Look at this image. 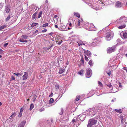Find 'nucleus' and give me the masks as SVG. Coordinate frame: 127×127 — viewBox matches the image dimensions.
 I'll list each match as a JSON object with an SVG mask.
<instances>
[{"label": "nucleus", "instance_id": "e2e57ef3", "mask_svg": "<svg viewBox=\"0 0 127 127\" xmlns=\"http://www.w3.org/2000/svg\"><path fill=\"white\" fill-rule=\"evenodd\" d=\"M123 69L125 70H126L127 69V68L126 67H124L123 68Z\"/></svg>", "mask_w": 127, "mask_h": 127}, {"label": "nucleus", "instance_id": "3c124183", "mask_svg": "<svg viewBox=\"0 0 127 127\" xmlns=\"http://www.w3.org/2000/svg\"><path fill=\"white\" fill-rule=\"evenodd\" d=\"M76 120L75 119H73L72 121V122L70 124H71L72 123H74L75 122Z\"/></svg>", "mask_w": 127, "mask_h": 127}, {"label": "nucleus", "instance_id": "680f3d73", "mask_svg": "<svg viewBox=\"0 0 127 127\" xmlns=\"http://www.w3.org/2000/svg\"><path fill=\"white\" fill-rule=\"evenodd\" d=\"M2 5L0 3V9H1L2 7Z\"/></svg>", "mask_w": 127, "mask_h": 127}, {"label": "nucleus", "instance_id": "f03ea898", "mask_svg": "<svg viewBox=\"0 0 127 127\" xmlns=\"http://www.w3.org/2000/svg\"><path fill=\"white\" fill-rule=\"evenodd\" d=\"M126 21H127V17L122 16L117 19L115 22V23L118 24H121Z\"/></svg>", "mask_w": 127, "mask_h": 127}, {"label": "nucleus", "instance_id": "6e6552de", "mask_svg": "<svg viewBox=\"0 0 127 127\" xmlns=\"http://www.w3.org/2000/svg\"><path fill=\"white\" fill-rule=\"evenodd\" d=\"M121 35L122 36L121 37L123 39L127 38V31L122 32Z\"/></svg>", "mask_w": 127, "mask_h": 127}, {"label": "nucleus", "instance_id": "f257e3e1", "mask_svg": "<svg viewBox=\"0 0 127 127\" xmlns=\"http://www.w3.org/2000/svg\"><path fill=\"white\" fill-rule=\"evenodd\" d=\"M77 21L78 22V26H82L85 29L88 30L93 31L96 30L94 28L95 27L93 24L84 22L82 18L78 19Z\"/></svg>", "mask_w": 127, "mask_h": 127}, {"label": "nucleus", "instance_id": "7c9ffc66", "mask_svg": "<svg viewBox=\"0 0 127 127\" xmlns=\"http://www.w3.org/2000/svg\"><path fill=\"white\" fill-rule=\"evenodd\" d=\"M93 108H91L88 109L87 110V111L88 112V114H89V112L93 111Z\"/></svg>", "mask_w": 127, "mask_h": 127}, {"label": "nucleus", "instance_id": "b1692460", "mask_svg": "<svg viewBox=\"0 0 127 127\" xmlns=\"http://www.w3.org/2000/svg\"><path fill=\"white\" fill-rule=\"evenodd\" d=\"M37 14V13L36 12L32 16V18L33 19H34L36 18Z\"/></svg>", "mask_w": 127, "mask_h": 127}, {"label": "nucleus", "instance_id": "20e7f679", "mask_svg": "<svg viewBox=\"0 0 127 127\" xmlns=\"http://www.w3.org/2000/svg\"><path fill=\"white\" fill-rule=\"evenodd\" d=\"M97 120L94 119H90L89 121V123L87 125L88 127H92L96 123Z\"/></svg>", "mask_w": 127, "mask_h": 127}, {"label": "nucleus", "instance_id": "c85d7f7f", "mask_svg": "<svg viewBox=\"0 0 127 127\" xmlns=\"http://www.w3.org/2000/svg\"><path fill=\"white\" fill-rule=\"evenodd\" d=\"M38 24V23H33L31 25V26L32 27H34L35 26H36Z\"/></svg>", "mask_w": 127, "mask_h": 127}, {"label": "nucleus", "instance_id": "393cba45", "mask_svg": "<svg viewBox=\"0 0 127 127\" xmlns=\"http://www.w3.org/2000/svg\"><path fill=\"white\" fill-rule=\"evenodd\" d=\"M34 107V105L32 103L30 105V110L31 111L33 108Z\"/></svg>", "mask_w": 127, "mask_h": 127}, {"label": "nucleus", "instance_id": "864d4df0", "mask_svg": "<svg viewBox=\"0 0 127 127\" xmlns=\"http://www.w3.org/2000/svg\"><path fill=\"white\" fill-rule=\"evenodd\" d=\"M44 108H41V109H40L39 110V111L40 112H41L42 111H43L44 110Z\"/></svg>", "mask_w": 127, "mask_h": 127}, {"label": "nucleus", "instance_id": "a19ab883", "mask_svg": "<svg viewBox=\"0 0 127 127\" xmlns=\"http://www.w3.org/2000/svg\"><path fill=\"white\" fill-rule=\"evenodd\" d=\"M55 87L56 90H58L59 88V85H55Z\"/></svg>", "mask_w": 127, "mask_h": 127}, {"label": "nucleus", "instance_id": "a878e982", "mask_svg": "<svg viewBox=\"0 0 127 127\" xmlns=\"http://www.w3.org/2000/svg\"><path fill=\"white\" fill-rule=\"evenodd\" d=\"M84 70L82 69L80 71L78 72V74L80 75H82L83 74V72Z\"/></svg>", "mask_w": 127, "mask_h": 127}, {"label": "nucleus", "instance_id": "ea45409f", "mask_svg": "<svg viewBox=\"0 0 127 127\" xmlns=\"http://www.w3.org/2000/svg\"><path fill=\"white\" fill-rule=\"evenodd\" d=\"M33 98H32V100L33 101H34L35 100V99L36 98V96L35 95H33Z\"/></svg>", "mask_w": 127, "mask_h": 127}, {"label": "nucleus", "instance_id": "c756f323", "mask_svg": "<svg viewBox=\"0 0 127 127\" xmlns=\"http://www.w3.org/2000/svg\"><path fill=\"white\" fill-rule=\"evenodd\" d=\"M19 41L21 42H27V40H24L23 39H20L19 40Z\"/></svg>", "mask_w": 127, "mask_h": 127}, {"label": "nucleus", "instance_id": "f3484780", "mask_svg": "<svg viewBox=\"0 0 127 127\" xmlns=\"http://www.w3.org/2000/svg\"><path fill=\"white\" fill-rule=\"evenodd\" d=\"M96 113V112H94L93 110V111L89 112V114H88V113H87V114L89 115L90 116H92L95 115Z\"/></svg>", "mask_w": 127, "mask_h": 127}, {"label": "nucleus", "instance_id": "412c9836", "mask_svg": "<svg viewBox=\"0 0 127 127\" xmlns=\"http://www.w3.org/2000/svg\"><path fill=\"white\" fill-rule=\"evenodd\" d=\"M89 64L91 67L93 66L94 64L93 61L91 60H90L89 62Z\"/></svg>", "mask_w": 127, "mask_h": 127}, {"label": "nucleus", "instance_id": "cd10ccee", "mask_svg": "<svg viewBox=\"0 0 127 127\" xmlns=\"http://www.w3.org/2000/svg\"><path fill=\"white\" fill-rule=\"evenodd\" d=\"M80 61L81 62V63H80V64H79V66H80L82 64H83L84 63V60L82 58L81 59Z\"/></svg>", "mask_w": 127, "mask_h": 127}, {"label": "nucleus", "instance_id": "2eb2a0df", "mask_svg": "<svg viewBox=\"0 0 127 127\" xmlns=\"http://www.w3.org/2000/svg\"><path fill=\"white\" fill-rule=\"evenodd\" d=\"M26 123V121H22L21 123L18 127H24Z\"/></svg>", "mask_w": 127, "mask_h": 127}, {"label": "nucleus", "instance_id": "13d9d810", "mask_svg": "<svg viewBox=\"0 0 127 127\" xmlns=\"http://www.w3.org/2000/svg\"><path fill=\"white\" fill-rule=\"evenodd\" d=\"M38 32V31L37 30H36L34 32V34H36V33H37V32Z\"/></svg>", "mask_w": 127, "mask_h": 127}, {"label": "nucleus", "instance_id": "c9c22d12", "mask_svg": "<svg viewBox=\"0 0 127 127\" xmlns=\"http://www.w3.org/2000/svg\"><path fill=\"white\" fill-rule=\"evenodd\" d=\"M54 101V99L53 98H51L49 100V103H53Z\"/></svg>", "mask_w": 127, "mask_h": 127}, {"label": "nucleus", "instance_id": "ddd939ff", "mask_svg": "<svg viewBox=\"0 0 127 127\" xmlns=\"http://www.w3.org/2000/svg\"><path fill=\"white\" fill-rule=\"evenodd\" d=\"M80 115H79L78 116L80 118V119L81 121H83L85 119V116L84 114L82 115L80 117Z\"/></svg>", "mask_w": 127, "mask_h": 127}, {"label": "nucleus", "instance_id": "a211bd4d", "mask_svg": "<svg viewBox=\"0 0 127 127\" xmlns=\"http://www.w3.org/2000/svg\"><path fill=\"white\" fill-rule=\"evenodd\" d=\"M101 38V37H100L99 36L95 38L94 40L95 41V42L96 41H100Z\"/></svg>", "mask_w": 127, "mask_h": 127}, {"label": "nucleus", "instance_id": "bf43d9fd", "mask_svg": "<svg viewBox=\"0 0 127 127\" xmlns=\"http://www.w3.org/2000/svg\"><path fill=\"white\" fill-rule=\"evenodd\" d=\"M29 27V25H28L27 26H26L24 28L25 29H26L27 28H28Z\"/></svg>", "mask_w": 127, "mask_h": 127}, {"label": "nucleus", "instance_id": "4d7b16f0", "mask_svg": "<svg viewBox=\"0 0 127 127\" xmlns=\"http://www.w3.org/2000/svg\"><path fill=\"white\" fill-rule=\"evenodd\" d=\"M107 73L108 75H110L111 74L110 71H109L108 72H107Z\"/></svg>", "mask_w": 127, "mask_h": 127}, {"label": "nucleus", "instance_id": "39448f33", "mask_svg": "<svg viewBox=\"0 0 127 127\" xmlns=\"http://www.w3.org/2000/svg\"><path fill=\"white\" fill-rule=\"evenodd\" d=\"M84 52L85 53V59L86 61L88 60V59L87 57L88 56L89 58L91 57V54L90 52L87 50H84Z\"/></svg>", "mask_w": 127, "mask_h": 127}, {"label": "nucleus", "instance_id": "4468645a", "mask_svg": "<svg viewBox=\"0 0 127 127\" xmlns=\"http://www.w3.org/2000/svg\"><path fill=\"white\" fill-rule=\"evenodd\" d=\"M96 92L94 91V90H92L91 91L89 92V93L88 94V95H90L88 97L92 96Z\"/></svg>", "mask_w": 127, "mask_h": 127}, {"label": "nucleus", "instance_id": "09e8293b", "mask_svg": "<svg viewBox=\"0 0 127 127\" xmlns=\"http://www.w3.org/2000/svg\"><path fill=\"white\" fill-rule=\"evenodd\" d=\"M24 110V108L23 107H22L20 110V112L22 113V112Z\"/></svg>", "mask_w": 127, "mask_h": 127}, {"label": "nucleus", "instance_id": "bb28decb", "mask_svg": "<svg viewBox=\"0 0 127 127\" xmlns=\"http://www.w3.org/2000/svg\"><path fill=\"white\" fill-rule=\"evenodd\" d=\"M64 127H76L74 124H70L68 127L66 126Z\"/></svg>", "mask_w": 127, "mask_h": 127}, {"label": "nucleus", "instance_id": "473e14b6", "mask_svg": "<svg viewBox=\"0 0 127 127\" xmlns=\"http://www.w3.org/2000/svg\"><path fill=\"white\" fill-rule=\"evenodd\" d=\"M49 25V24L48 23H47L43 25L42 26L43 27H46L48 26Z\"/></svg>", "mask_w": 127, "mask_h": 127}, {"label": "nucleus", "instance_id": "8fccbe9b", "mask_svg": "<svg viewBox=\"0 0 127 127\" xmlns=\"http://www.w3.org/2000/svg\"><path fill=\"white\" fill-rule=\"evenodd\" d=\"M67 25H69L70 27H71L72 26L71 24V23H68L67 24Z\"/></svg>", "mask_w": 127, "mask_h": 127}, {"label": "nucleus", "instance_id": "4be33fe9", "mask_svg": "<svg viewBox=\"0 0 127 127\" xmlns=\"http://www.w3.org/2000/svg\"><path fill=\"white\" fill-rule=\"evenodd\" d=\"M7 26L6 25H3L0 27V31L5 28Z\"/></svg>", "mask_w": 127, "mask_h": 127}, {"label": "nucleus", "instance_id": "774afa93", "mask_svg": "<svg viewBox=\"0 0 127 127\" xmlns=\"http://www.w3.org/2000/svg\"><path fill=\"white\" fill-rule=\"evenodd\" d=\"M55 27L56 28H58V26L57 25H55Z\"/></svg>", "mask_w": 127, "mask_h": 127}, {"label": "nucleus", "instance_id": "f8f14e48", "mask_svg": "<svg viewBox=\"0 0 127 127\" xmlns=\"http://www.w3.org/2000/svg\"><path fill=\"white\" fill-rule=\"evenodd\" d=\"M10 7L9 5H6L5 6V11L7 13H8L10 10Z\"/></svg>", "mask_w": 127, "mask_h": 127}, {"label": "nucleus", "instance_id": "c03bdc74", "mask_svg": "<svg viewBox=\"0 0 127 127\" xmlns=\"http://www.w3.org/2000/svg\"><path fill=\"white\" fill-rule=\"evenodd\" d=\"M63 110L62 109H61V112L59 113V114L61 115L63 113Z\"/></svg>", "mask_w": 127, "mask_h": 127}, {"label": "nucleus", "instance_id": "79ce46f5", "mask_svg": "<svg viewBox=\"0 0 127 127\" xmlns=\"http://www.w3.org/2000/svg\"><path fill=\"white\" fill-rule=\"evenodd\" d=\"M22 37L23 38L25 39H27L28 38V36L27 35H22Z\"/></svg>", "mask_w": 127, "mask_h": 127}, {"label": "nucleus", "instance_id": "72a5a7b5", "mask_svg": "<svg viewBox=\"0 0 127 127\" xmlns=\"http://www.w3.org/2000/svg\"><path fill=\"white\" fill-rule=\"evenodd\" d=\"M10 15H8L5 19V21L6 22L8 21L10 19Z\"/></svg>", "mask_w": 127, "mask_h": 127}, {"label": "nucleus", "instance_id": "69168bd1", "mask_svg": "<svg viewBox=\"0 0 127 127\" xmlns=\"http://www.w3.org/2000/svg\"><path fill=\"white\" fill-rule=\"evenodd\" d=\"M119 86L120 87H122V86L121 85V84L120 83H119Z\"/></svg>", "mask_w": 127, "mask_h": 127}, {"label": "nucleus", "instance_id": "58836bf2", "mask_svg": "<svg viewBox=\"0 0 127 127\" xmlns=\"http://www.w3.org/2000/svg\"><path fill=\"white\" fill-rule=\"evenodd\" d=\"M80 97V96H77L76 97V100L77 101H78L79 100Z\"/></svg>", "mask_w": 127, "mask_h": 127}, {"label": "nucleus", "instance_id": "603ef678", "mask_svg": "<svg viewBox=\"0 0 127 127\" xmlns=\"http://www.w3.org/2000/svg\"><path fill=\"white\" fill-rule=\"evenodd\" d=\"M8 43H5L4 45V47H6L7 46V45H8Z\"/></svg>", "mask_w": 127, "mask_h": 127}, {"label": "nucleus", "instance_id": "6ab92c4d", "mask_svg": "<svg viewBox=\"0 0 127 127\" xmlns=\"http://www.w3.org/2000/svg\"><path fill=\"white\" fill-rule=\"evenodd\" d=\"M74 15L75 16L77 17L78 18H80V15L78 13L74 12Z\"/></svg>", "mask_w": 127, "mask_h": 127}, {"label": "nucleus", "instance_id": "1a4fd4ad", "mask_svg": "<svg viewBox=\"0 0 127 127\" xmlns=\"http://www.w3.org/2000/svg\"><path fill=\"white\" fill-rule=\"evenodd\" d=\"M122 3L121 2L118 1L116 3L115 6L117 8H120L122 6Z\"/></svg>", "mask_w": 127, "mask_h": 127}, {"label": "nucleus", "instance_id": "e433bc0d", "mask_svg": "<svg viewBox=\"0 0 127 127\" xmlns=\"http://www.w3.org/2000/svg\"><path fill=\"white\" fill-rule=\"evenodd\" d=\"M42 13V12L41 11L39 13L38 15V18H40V17H41V16Z\"/></svg>", "mask_w": 127, "mask_h": 127}, {"label": "nucleus", "instance_id": "2f4dec72", "mask_svg": "<svg viewBox=\"0 0 127 127\" xmlns=\"http://www.w3.org/2000/svg\"><path fill=\"white\" fill-rule=\"evenodd\" d=\"M125 25H123L121 26H120L118 27V28L119 29H122L125 28Z\"/></svg>", "mask_w": 127, "mask_h": 127}, {"label": "nucleus", "instance_id": "0e129e2a", "mask_svg": "<svg viewBox=\"0 0 127 127\" xmlns=\"http://www.w3.org/2000/svg\"><path fill=\"white\" fill-rule=\"evenodd\" d=\"M53 34V33L52 32H51L49 33V34L50 35H52Z\"/></svg>", "mask_w": 127, "mask_h": 127}, {"label": "nucleus", "instance_id": "dca6fc26", "mask_svg": "<svg viewBox=\"0 0 127 127\" xmlns=\"http://www.w3.org/2000/svg\"><path fill=\"white\" fill-rule=\"evenodd\" d=\"M16 115V113L15 112H14L12 113L9 119H12Z\"/></svg>", "mask_w": 127, "mask_h": 127}, {"label": "nucleus", "instance_id": "9d476101", "mask_svg": "<svg viewBox=\"0 0 127 127\" xmlns=\"http://www.w3.org/2000/svg\"><path fill=\"white\" fill-rule=\"evenodd\" d=\"M28 73L27 72H25L24 73V74L23 76V79L24 80H26L28 77Z\"/></svg>", "mask_w": 127, "mask_h": 127}, {"label": "nucleus", "instance_id": "423d86ee", "mask_svg": "<svg viewBox=\"0 0 127 127\" xmlns=\"http://www.w3.org/2000/svg\"><path fill=\"white\" fill-rule=\"evenodd\" d=\"M92 74V71L91 69L89 68H87L86 71V75L87 78L90 77Z\"/></svg>", "mask_w": 127, "mask_h": 127}, {"label": "nucleus", "instance_id": "aec40b11", "mask_svg": "<svg viewBox=\"0 0 127 127\" xmlns=\"http://www.w3.org/2000/svg\"><path fill=\"white\" fill-rule=\"evenodd\" d=\"M65 71V69H59V74H62L63 72Z\"/></svg>", "mask_w": 127, "mask_h": 127}, {"label": "nucleus", "instance_id": "de8ad7c7", "mask_svg": "<svg viewBox=\"0 0 127 127\" xmlns=\"http://www.w3.org/2000/svg\"><path fill=\"white\" fill-rule=\"evenodd\" d=\"M109 88L111 87H112V85L111 84H109L107 85Z\"/></svg>", "mask_w": 127, "mask_h": 127}, {"label": "nucleus", "instance_id": "9b49d317", "mask_svg": "<svg viewBox=\"0 0 127 127\" xmlns=\"http://www.w3.org/2000/svg\"><path fill=\"white\" fill-rule=\"evenodd\" d=\"M77 42L78 44V45L79 46H80V45H85L84 42L82 41V40H78L77 41Z\"/></svg>", "mask_w": 127, "mask_h": 127}, {"label": "nucleus", "instance_id": "0eeeda50", "mask_svg": "<svg viewBox=\"0 0 127 127\" xmlns=\"http://www.w3.org/2000/svg\"><path fill=\"white\" fill-rule=\"evenodd\" d=\"M116 46H113L111 47H109L107 48V53H110L114 52L116 50Z\"/></svg>", "mask_w": 127, "mask_h": 127}, {"label": "nucleus", "instance_id": "5fc2aeb1", "mask_svg": "<svg viewBox=\"0 0 127 127\" xmlns=\"http://www.w3.org/2000/svg\"><path fill=\"white\" fill-rule=\"evenodd\" d=\"M11 79L13 80H15V78L14 77V76L12 75L11 76Z\"/></svg>", "mask_w": 127, "mask_h": 127}, {"label": "nucleus", "instance_id": "f704fd0d", "mask_svg": "<svg viewBox=\"0 0 127 127\" xmlns=\"http://www.w3.org/2000/svg\"><path fill=\"white\" fill-rule=\"evenodd\" d=\"M98 86L101 87H103V85L101 82L99 81H98Z\"/></svg>", "mask_w": 127, "mask_h": 127}, {"label": "nucleus", "instance_id": "6e6d98bb", "mask_svg": "<svg viewBox=\"0 0 127 127\" xmlns=\"http://www.w3.org/2000/svg\"><path fill=\"white\" fill-rule=\"evenodd\" d=\"M53 96V93H51L50 95H49V96L50 97H52Z\"/></svg>", "mask_w": 127, "mask_h": 127}, {"label": "nucleus", "instance_id": "37998d69", "mask_svg": "<svg viewBox=\"0 0 127 127\" xmlns=\"http://www.w3.org/2000/svg\"><path fill=\"white\" fill-rule=\"evenodd\" d=\"M13 73V74L17 76H18L19 77V76H20V73Z\"/></svg>", "mask_w": 127, "mask_h": 127}, {"label": "nucleus", "instance_id": "7ed1b4c3", "mask_svg": "<svg viewBox=\"0 0 127 127\" xmlns=\"http://www.w3.org/2000/svg\"><path fill=\"white\" fill-rule=\"evenodd\" d=\"M113 35V32L111 31H109L106 33L105 37L106 40L107 41L110 40L112 38Z\"/></svg>", "mask_w": 127, "mask_h": 127}, {"label": "nucleus", "instance_id": "a18cd8bd", "mask_svg": "<svg viewBox=\"0 0 127 127\" xmlns=\"http://www.w3.org/2000/svg\"><path fill=\"white\" fill-rule=\"evenodd\" d=\"M47 31V30L46 29H45L44 30H43L42 31V32H46Z\"/></svg>", "mask_w": 127, "mask_h": 127}, {"label": "nucleus", "instance_id": "4c0bfd02", "mask_svg": "<svg viewBox=\"0 0 127 127\" xmlns=\"http://www.w3.org/2000/svg\"><path fill=\"white\" fill-rule=\"evenodd\" d=\"M62 42L63 41L62 40H61V41H59L57 40L56 41V43H57L58 44L60 45L62 43Z\"/></svg>", "mask_w": 127, "mask_h": 127}, {"label": "nucleus", "instance_id": "49530a36", "mask_svg": "<svg viewBox=\"0 0 127 127\" xmlns=\"http://www.w3.org/2000/svg\"><path fill=\"white\" fill-rule=\"evenodd\" d=\"M22 116V113L21 112L19 113V115H18V116L19 117H21Z\"/></svg>", "mask_w": 127, "mask_h": 127}, {"label": "nucleus", "instance_id": "5701e85b", "mask_svg": "<svg viewBox=\"0 0 127 127\" xmlns=\"http://www.w3.org/2000/svg\"><path fill=\"white\" fill-rule=\"evenodd\" d=\"M114 110L119 113H122V110L121 109H115Z\"/></svg>", "mask_w": 127, "mask_h": 127}, {"label": "nucleus", "instance_id": "052dcab7", "mask_svg": "<svg viewBox=\"0 0 127 127\" xmlns=\"http://www.w3.org/2000/svg\"><path fill=\"white\" fill-rule=\"evenodd\" d=\"M3 50L1 49H0V54H1Z\"/></svg>", "mask_w": 127, "mask_h": 127}, {"label": "nucleus", "instance_id": "338daca9", "mask_svg": "<svg viewBox=\"0 0 127 127\" xmlns=\"http://www.w3.org/2000/svg\"><path fill=\"white\" fill-rule=\"evenodd\" d=\"M50 48V47L46 48V49L47 50H48Z\"/></svg>", "mask_w": 127, "mask_h": 127}]
</instances>
